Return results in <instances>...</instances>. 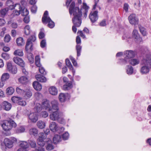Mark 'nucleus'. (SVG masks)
Masks as SVG:
<instances>
[{
	"instance_id": "obj_1",
	"label": "nucleus",
	"mask_w": 151,
	"mask_h": 151,
	"mask_svg": "<svg viewBox=\"0 0 151 151\" xmlns=\"http://www.w3.org/2000/svg\"><path fill=\"white\" fill-rule=\"evenodd\" d=\"M69 12L70 15L73 14L74 16V17L72 19V22L73 24L77 27H79L82 22V12L78 7H75L74 2H72L70 5Z\"/></svg>"
},
{
	"instance_id": "obj_2",
	"label": "nucleus",
	"mask_w": 151,
	"mask_h": 151,
	"mask_svg": "<svg viewBox=\"0 0 151 151\" xmlns=\"http://www.w3.org/2000/svg\"><path fill=\"white\" fill-rule=\"evenodd\" d=\"M142 66L140 71L142 74H146L149 73L150 68L149 66L151 68V55H147L146 58H144L142 60Z\"/></svg>"
},
{
	"instance_id": "obj_3",
	"label": "nucleus",
	"mask_w": 151,
	"mask_h": 151,
	"mask_svg": "<svg viewBox=\"0 0 151 151\" xmlns=\"http://www.w3.org/2000/svg\"><path fill=\"white\" fill-rule=\"evenodd\" d=\"M3 130L5 131L10 130L13 127H15L17 126L16 123L12 120H4L2 123L0 124Z\"/></svg>"
},
{
	"instance_id": "obj_4",
	"label": "nucleus",
	"mask_w": 151,
	"mask_h": 151,
	"mask_svg": "<svg viewBox=\"0 0 151 151\" xmlns=\"http://www.w3.org/2000/svg\"><path fill=\"white\" fill-rule=\"evenodd\" d=\"M47 134L46 130L44 132H41L39 134V138L37 139V142L39 145L43 146L45 145L47 142Z\"/></svg>"
},
{
	"instance_id": "obj_5",
	"label": "nucleus",
	"mask_w": 151,
	"mask_h": 151,
	"mask_svg": "<svg viewBox=\"0 0 151 151\" xmlns=\"http://www.w3.org/2000/svg\"><path fill=\"white\" fill-rule=\"evenodd\" d=\"M17 142V139L14 137H12L9 139L5 138L4 139V143L6 148H11L13 146V143Z\"/></svg>"
},
{
	"instance_id": "obj_6",
	"label": "nucleus",
	"mask_w": 151,
	"mask_h": 151,
	"mask_svg": "<svg viewBox=\"0 0 151 151\" xmlns=\"http://www.w3.org/2000/svg\"><path fill=\"white\" fill-rule=\"evenodd\" d=\"M36 40V38L35 35L31 36L28 39L25 46V50L26 51H28L29 50L31 51L32 50V43L35 41Z\"/></svg>"
},
{
	"instance_id": "obj_7",
	"label": "nucleus",
	"mask_w": 151,
	"mask_h": 151,
	"mask_svg": "<svg viewBox=\"0 0 151 151\" xmlns=\"http://www.w3.org/2000/svg\"><path fill=\"white\" fill-rule=\"evenodd\" d=\"M15 7H17L19 9V11L23 16H27L29 14V12L26 8L24 7H21L19 4H16L15 6Z\"/></svg>"
},
{
	"instance_id": "obj_8",
	"label": "nucleus",
	"mask_w": 151,
	"mask_h": 151,
	"mask_svg": "<svg viewBox=\"0 0 151 151\" xmlns=\"http://www.w3.org/2000/svg\"><path fill=\"white\" fill-rule=\"evenodd\" d=\"M128 19L129 23L132 25H136L138 23V19L136 17L135 14H130L128 17Z\"/></svg>"
},
{
	"instance_id": "obj_9",
	"label": "nucleus",
	"mask_w": 151,
	"mask_h": 151,
	"mask_svg": "<svg viewBox=\"0 0 151 151\" xmlns=\"http://www.w3.org/2000/svg\"><path fill=\"white\" fill-rule=\"evenodd\" d=\"M7 68L8 71L13 74H15L17 72V68L16 66L12 65V63H7Z\"/></svg>"
},
{
	"instance_id": "obj_10",
	"label": "nucleus",
	"mask_w": 151,
	"mask_h": 151,
	"mask_svg": "<svg viewBox=\"0 0 151 151\" xmlns=\"http://www.w3.org/2000/svg\"><path fill=\"white\" fill-rule=\"evenodd\" d=\"M61 115L59 111H53L52 113L50 115V118L52 120L55 121L58 119Z\"/></svg>"
},
{
	"instance_id": "obj_11",
	"label": "nucleus",
	"mask_w": 151,
	"mask_h": 151,
	"mask_svg": "<svg viewBox=\"0 0 151 151\" xmlns=\"http://www.w3.org/2000/svg\"><path fill=\"white\" fill-rule=\"evenodd\" d=\"M98 11H96L93 12H91L90 14L89 17L92 23H94L98 20Z\"/></svg>"
},
{
	"instance_id": "obj_12",
	"label": "nucleus",
	"mask_w": 151,
	"mask_h": 151,
	"mask_svg": "<svg viewBox=\"0 0 151 151\" xmlns=\"http://www.w3.org/2000/svg\"><path fill=\"white\" fill-rule=\"evenodd\" d=\"M29 119L32 122L35 123L38 119L37 114L36 112L30 113L28 116Z\"/></svg>"
},
{
	"instance_id": "obj_13",
	"label": "nucleus",
	"mask_w": 151,
	"mask_h": 151,
	"mask_svg": "<svg viewBox=\"0 0 151 151\" xmlns=\"http://www.w3.org/2000/svg\"><path fill=\"white\" fill-rule=\"evenodd\" d=\"M125 55V58L127 59L134 57L135 56V52L132 50H127L124 52Z\"/></svg>"
},
{
	"instance_id": "obj_14",
	"label": "nucleus",
	"mask_w": 151,
	"mask_h": 151,
	"mask_svg": "<svg viewBox=\"0 0 151 151\" xmlns=\"http://www.w3.org/2000/svg\"><path fill=\"white\" fill-rule=\"evenodd\" d=\"M70 96L68 93H61L59 96V99L60 101L62 102H65L67 99H69Z\"/></svg>"
},
{
	"instance_id": "obj_15",
	"label": "nucleus",
	"mask_w": 151,
	"mask_h": 151,
	"mask_svg": "<svg viewBox=\"0 0 151 151\" xmlns=\"http://www.w3.org/2000/svg\"><path fill=\"white\" fill-rule=\"evenodd\" d=\"M13 61L17 64L22 67L24 66V62L23 60L19 57H14L13 58Z\"/></svg>"
},
{
	"instance_id": "obj_16",
	"label": "nucleus",
	"mask_w": 151,
	"mask_h": 151,
	"mask_svg": "<svg viewBox=\"0 0 151 151\" xmlns=\"http://www.w3.org/2000/svg\"><path fill=\"white\" fill-rule=\"evenodd\" d=\"M52 105L51 110L52 111H59V108L58 106V103L57 101L54 100L51 102Z\"/></svg>"
},
{
	"instance_id": "obj_17",
	"label": "nucleus",
	"mask_w": 151,
	"mask_h": 151,
	"mask_svg": "<svg viewBox=\"0 0 151 151\" xmlns=\"http://www.w3.org/2000/svg\"><path fill=\"white\" fill-rule=\"evenodd\" d=\"M3 108L6 110L9 111L12 107L11 104L8 102L6 101H4L2 103Z\"/></svg>"
},
{
	"instance_id": "obj_18",
	"label": "nucleus",
	"mask_w": 151,
	"mask_h": 151,
	"mask_svg": "<svg viewBox=\"0 0 151 151\" xmlns=\"http://www.w3.org/2000/svg\"><path fill=\"white\" fill-rule=\"evenodd\" d=\"M34 88L37 91H40L42 88V86L41 84L37 81H34L32 84Z\"/></svg>"
},
{
	"instance_id": "obj_19",
	"label": "nucleus",
	"mask_w": 151,
	"mask_h": 151,
	"mask_svg": "<svg viewBox=\"0 0 151 151\" xmlns=\"http://www.w3.org/2000/svg\"><path fill=\"white\" fill-rule=\"evenodd\" d=\"M73 87L72 82L66 83L63 86V89L64 91H67L71 89Z\"/></svg>"
},
{
	"instance_id": "obj_20",
	"label": "nucleus",
	"mask_w": 151,
	"mask_h": 151,
	"mask_svg": "<svg viewBox=\"0 0 151 151\" xmlns=\"http://www.w3.org/2000/svg\"><path fill=\"white\" fill-rule=\"evenodd\" d=\"M58 127L56 123L54 122H52L49 126L50 130L53 132H56Z\"/></svg>"
},
{
	"instance_id": "obj_21",
	"label": "nucleus",
	"mask_w": 151,
	"mask_h": 151,
	"mask_svg": "<svg viewBox=\"0 0 151 151\" xmlns=\"http://www.w3.org/2000/svg\"><path fill=\"white\" fill-rule=\"evenodd\" d=\"M50 93L52 95H56L58 94V90L54 86H52L49 88Z\"/></svg>"
},
{
	"instance_id": "obj_22",
	"label": "nucleus",
	"mask_w": 151,
	"mask_h": 151,
	"mask_svg": "<svg viewBox=\"0 0 151 151\" xmlns=\"http://www.w3.org/2000/svg\"><path fill=\"white\" fill-rule=\"evenodd\" d=\"M35 78L37 81L41 82H45L47 80L46 78L41 75H36Z\"/></svg>"
},
{
	"instance_id": "obj_23",
	"label": "nucleus",
	"mask_w": 151,
	"mask_h": 151,
	"mask_svg": "<svg viewBox=\"0 0 151 151\" xmlns=\"http://www.w3.org/2000/svg\"><path fill=\"white\" fill-rule=\"evenodd\" d=\"M20 146L21 148L27 150L29 147L28 143L25 141H22L20 142Z\"/></svg>"
},
{
	"instance_id": "obj_24",
	"label": "nucleus",
	"mask_w": 151,
	"mask_h": 151,
	"mask_svg": "<svg viewBox=\"0 0 151 151\" xmlns=\"http://www.w3.org/2000/svg\"><path fill=\"white\" fill-rule=\"evenodd\" d=\"M29 132L30 135L36 136L38 134V130L36 128H33L29 129Z\"/></svg>"
},
{
	"instance_id": "obj_25",
	"label": "nucleus",
	"mask_w": 151,
	"mask_h": 151,
	"mask_svg": "<svg viewBox=\"0 0 151 151\" xmlns=\"http://www.w3.org/2000/svg\"><path fill=\"white\" fill-rule=\"evenodd\" d=\"M61 141V138L60 135H55L53 138V142L54 144H57Z\"/></svg>"
},
{
	"instance_id": "obj_26",
	"label": "nucleus",
	"mask_w": 151,
	"mask_h": 151,
	"mask_svg": "<svg viewBox=\"0 0 151 151\" xmlns=\"http://www.w3.org/2000/svg\"><path fill=\"white\" fill-rule=\"evenodd\" d=\"M126 73L129 75H131L133 72V68L132 66L128 65L126 67Z\"/></svg>"
},
{
	"instance_id": "obj_27",
	"label": "nucleus",
	"mask_w": 151,
	"mask_h": 151,
	"mask_svg": "<svg viewBox=\"0 0 151 151\" xmlns=\"http://www.w3.org/2000/svg\"><path fill=\"white\" fill-rule=\"evenodd\" d=\"M139 28L141 33L143 36H146L147 34L146 29L142 26L139 25Z\"/></svg>"
},
{
	"instance_id": "obj_28",
	"label": "nucleus",
	"mask_w": 151,
	"mask_h": 151,
	"mask_svg": "<svg viewBox=\"0 0 151 151\" xmlns=\"http://www.w3.org/2000/svg\"><path fill=\"white\" fill-rule=\"evenodd\" d=\"M132 37L133 38L137 40L138 39L141 40V39L139 37V35L138 34V31L136 29H134L133 31Z\"/></svg>"
},
{
	"instance_id": "obj_29",
	"label": "nucleus",
	"mask_w": 151,
	"mask_h": 151,
	"mask_svg": "<svg viewBox=\"0 0 151 151\" xmlns=\"http://www.w3.org/2000/svg\"><path fill=\"white\" fill-rule=\"evenodd\" d=\"M129 63L133 66L139 64V60L137 59H132L129 61Z\"/></svg>"
},
{
	"instance_id": "obj_30",
	"label": "nucleus",
	"mask_w": 151,
	"mask_h": 151,
	"mask_svg": "<svg viewBox=\"0 0 151 151\" xmlns=\"http://www.w3.org/2000/svg\"><path fill=\"white\" fill-rule=\"evenodd\" d=\"M42 22L44 24L47 23V11L45 12L42 18Z\"/></svg>"
},
{
	"instance_id": "obj_31",
	"label": "nucleus",
	"mask_w": 151,
	"mask_h": 151,
	"mask_svg": "<svg viewBox=\"0 0 151 151\" xmlns=\"http://www.w3.org/2000/svg\"><path fill=\"white\" fill-rule=\"evenodd\" d=\"M16 42L19 46H21L24 44L23 39L22 37L17 38L16 40Z\"/></svg>"
},
{
	"instance_id": "obj_32",
	"label": "nucleus",
	"mask_w": 151,
	"mask_h": 151,
	"mask_svg": "<svg viewBox=\"0 0 151 151\" xmlns=\"http://www.w3.org/2000/svg\"><path fill=\"white\" fill-rule=\"evenodd\" d=\"M55 23L52 21L49 17H48V26L52 28L55 26Z\"/></svg>"
},
{
	"instance_id": "obj_33",
	"label": "nucleus",
	"mask_w": 151,
	"mask_h": 151,
	"mask_svg": "<svg viewBox=\"0 0 151 151\" xmlns=\"http://www.w3.org/2000/svg\"><path fill=\"white\" fill-rule=\"evenodd\" d=\"M41 105L43 109L46 110L47 109V99H43Z\"/></svg>"
},
{
	"instance_id": "obj_34",
	"label": "nucleus",
	"mask_w": 151,
	"mask_h": 151,
	"mask_svg": "<svg viewBox=\"0 0 151 151\" xmlns=\"http://www.w3.org/2000/svg\"><path fill=\"white\" fill-rule=\"evenodd\" d=\"M18 8H18L17 7L15 8L14 9H16L11 14V15H10V17L11 18H13L15 16L19 15L20 14H21L19 11V10L18 11L17 10Z\"/></svg>"
},
{
	"instance_id": "obj_35",
	"label": "nucleus",
	"mask_w": 151,
	"mask_h": 151,
	"mask_svg": "<svg viewBox=\"0 0 151 151\" xmlns=\"http://www.w3.org/2000/svg\"><path fill=\"white\" fill-rule=\"evenodd\" d=\"M9 11L8 8H6L1 9L0 10V14L1 16L2 17H4L6 15Z\"/></svg>"
},
{
	"instance_id": "obj_36",
	"label": "nucleus",
	"mask_w": 151,
	"mask_h": 151,
	"mask_svg": "<svg viewBox=\"0 0 151 151\" xmlns=\"http://www.w3.org/2000/svg\"><path fill=\"white\" fill-rule=\"evenodd\" d=\"M27 81V78L25 76H22L19 79V82L22 84H25Z\"/></svg>"
},
{
	"instance_id": "obj_37",
	"label": "nucleus",
	"mask_w": 151,
	"mask_h": 151,
	"mask_svg": "<svg viewBox=\"0 0 151 151\" xmlns=\"http://www.w3.org/2000/svg\"><path fill=\"white\" fill-rule=\"evenodd\" d=\"M35 64L38 67L41 66V64L40 63V58L39 56H36L35 57Z\"/></svg>"
},
{
	"instance_id": "obj_38",
	"label": "nucleus",
	"mask_w": 151,
	"mask_h": 151,
	"mask_svg": "<svg viewBox=\"0 0 151 151\" xmlns=\"http://www.w3.org/2000/svg\"><path fill=\"white\" fill-rule=\"evenodd\" d=\"M9 78V75L7 73H4L2 76L1 79L2 81H5L8 79Z\"/></svg>"
},
{
	"instance_id": "obj_39",
	"label": "nucleus",
	"mask_w": 151,
	"mask_h": 151,
	"mask_svg": "<svg viewBox=\"0 0 151 151\" xmlns=\"http://www.w3.org/2000/svg\"><path fill=\"white\" fill-rule=\"evenodd\" d=\"M37 125L38 128L41 129L44 128L45 126V123L42 121L38 122L37 123Z\"/></svg>"
},
{
	"instance_id": "obj_40",
	"label": "nucleus",
	"mask_w": 151,
	"mask_h": 151,
	"mask_svg": "<svg viewBox=\"0 0 151 151\" xmlns=\"http://www.w3.org/2000/svg\"><path fill=\"white\" fill-rule=\"evenodd\" d=\"M76 49L77 52V56L79 57L81 55L82 47L79 45H77L76 46Z\"/></svg>"
},
{
	"instance_id": "obj_41",
	"label": "nucleus",
	"mask_w": 151,
	"mask_h": 151,
	"mask_svg": "<svg viewBox=\"0 0 151 151\" xmlns=\"http://www.w3.org/2000/svg\"><path fill=\"white\" fill-rule=\"evenodd\" d=\"M14 54L15 55H17L20 56H22L23 55V53L22 50H17L14 51Z\"/></svg>"
},
{
	"instance_id": "obj_42",
	"label": "nucleus",
	"mask_w": 151,
	"mask_h": 151,
	"mask_svg": "<svg viewBox=\"0 0 151 151\" xmlns=\"http://www.w3.org/2000/svg\"><path fill=\"white\" fill-rule=\"evenodd\" d=\"M28 60L31 63H33L34 62V58L33 55L31 53H29L27 55Z\"/></svg>"
},
{
	"instance_id": "obj_43",
	"label": "nucleus",
	"mask_w": 151,
	"mask_h": 151,
	"mask_svg": "<svg viewBox=\"0 0 151 151\" xmlns=\"http://www.w3.org/2000/svg\"><path fill=\"white\" fill-rule=\"evenodd\" d=\"M42 109L41 105L39 103L37 104L35 107V109L38 112H40Z\"/></svg>"
},
{
	"instance_id": "obj_44",
	"label": "nucleus",
	"mask_w": 151,
	"mask_h": 151,
	"mask_svg": "<svg viewBox=\"0 0 151 151\" xmlns=\"http://www.w3.org/2000/svg\"><path fill=\"white\" fill-rule=\"evenodd\" d=\"M30 32V27L29 26L27 25L24 28V33L26 35L29 34Z\"/></svg>"
},
{
	"instance_id": "obj_45",
	"label": "nucleus",
	"mask_w": 151,
	"mask_h": 151,
	"mask_svg": "<svg viewBox=\"0 0 151 151\" xmlns=\"http://www.w3.org/2000/svg\"><path fill=\"white\" fill-rule=\"evenodd\" d=\"M6 93L9 95H12L14 92V89L12 87L7 88L6 90Z\"/></svg>"
},
{
	"instance_id": "obj_46",
	"label": "nucleus",
	"mask_w": 151,
	"mask_h": 151,
	"mask_svg": "<svg viewBox=\"0 0 151 151\" xmlns=\"http://www.w3.org/2000/svg\"><path fill=\"white\" fill-rule=\"evenodd\" d=\"M25 92L26 96L28 98L30 97L32 95V93L31 92L29 89H26L25 91Z\"/></svg>"
},
{
	"instance_id": "obj_47",
	"label": "nucleus",
	"mask_w": 151,
	"mask_h": 151,
	"mask_svg": "<svg viewBox=\"0 0 151 151\" xmlns=\"http://www.w3.org/2000/svg\"><path fill=\"white\" fill-rule=\"evenodd\" d=\"M17 92L19 94H23L25 93V91L19 87H17L16 88Z\"/></svg>"
},
{
	"instance_id": "obj_48",
	"label": "nucleus",
	"mask_w": 151,
	"mask_h": 151,
	"mask_svg": "<svg viewBox=\"0 0 151 151\" xmlns=\"http://www.w3.org/2000/svg\"><path fill=\"white\" fill-rule=\"evenodd\" d=\"M28 143L32 148H35L36 145V142L35 141L32 140H29Z\"/></svg>"
},
{
	"instance_id": "obj_49",
	"label": "nucleus",
	"mask_w": 151,
	"mask_h": 151,
	"mask_svg": "<svg viewBox=\"0 0 151 151\" xmlns=\"http://www.w3.org/2000/svg\"><path fill=\"white\" fill-rule=\"evenodd\" d=\"M6 3L8 6H9L10 8L11 9H15V6H14L13 5H12L11 6V4H12V1L11 0H7L6 2Z\"/></svg>"
},
{
	"instance_id": "obj_50",
	"label": "nucleus",
	"mask_w": 151,
	"mask_h": 151,
	"mask_svg": "<svg viewBox=\"0 0 151 151\" xmlns=\"http://www.w3.org/2000/svg\"><path fill=\"white\" fill-rule=\"evenodd\" d=\"M25 130L24 127L23 126H22L18 128L16 130V132L17 133H22L25 131Z\"/></svg>"
},
{
	"instance_id": "obj_51",
	"label": "nucleus",
	"mask_w": 151,
	"mask_h": 151,
	"mask_svg": "<svg viewBox=\"0 0 151 151\" xmlns=\"http://www.w3.org/2000/svg\"><path fill=\"white\" fill-rule=\"evenodd\" d=\"M18 104L19 105L23 106H24L26 104V101H25L23 100L21 98H20Z\"/></svg>"
},
{
	"instance_id": "obj_52",
	"label": "nucleus",
	"mask_w": 151,
	"mask_h": 151,
	"mask_svg": "<svg viewBox=\"0 0 151 151\" xmlns=\"http://www.w3.org/2000/svg\"><path fill=\"white\" fill-rule=\"evenodd\" d=\"M20 97L17 96H13L11 98V100L14 103H17L19 101Z\"/></svg>"
},
{
	"instance_id": "obj_53",
	"label": "nucleus",
	"mask_w": 151,
	"mask_h": 151,
	"mask_svg": "<svg viewBox=\"0 0 151 151\" xmlns=\"http://www.w3.org/2000/svg\"><path fill=\"white\" fill-rule=\"evenodd\" d=\"M126 59V58L120 59V61H119V63L121 65L126 64L128 62V61H127Z\"/></svg>"
},
{
	"instance_id": "obj_54",
	"label": "nucleus",
	"mask_w": 151,
	"mask_h": 151,
	"mask_svg": "<svg viewBox=\"0 0 151 151\" xmlns=\"http://www.w3.org/2000/svg\"><path fill=\"white\" fill-rule=\"evenodd\" d=\"M69 134L68 132H65L62 135V138L63 140H66L68 139L69 137Z\"/></svg>"
},
{
	"instance_id": "obj_55",
	"label": "nucleus",
	"mask_w": 151,
	"mask_h": 151,
	"mask_svg": "<svg viewBox=\"0 0 151 151\" xmlns=\"http://www.w3.org/2000/svg\"><path fill=\"white\" fill-rule=\"evenodd\" d=\"M2 57L5 60H8L9 58V55L6 53H3L2 54Z\"/></svg>"
},
{
	"instance_id": "obj_56",
	"label": "nucleus",
	"mask_w": 151,
	"mask_h": 151,
	"mask_svg": "<svg viewBox=\"0 0 151 151\" xmlns=\"http://www.w3.org/2000/svg\"><path fill=\"white\" fill-rule=\"evenodd\" d=\"M10 40L11 37L9 35H6L4 37V40L5 42H8L10 41Z\"/></svg>"
},
{
	"instance_id": "obj_57",
	"label": "nucleus",
	"mask_w": 151,
	"mask_h": 151,
	"mask_svg": "<svg viewBox=\"0 0 151 151\" xmlns=\"http://www.w3.org/2000/svg\"><path fill=\"white\" fill-rule=\"evenodd\" d=\"M43 29H42L41 31L40 32L39 34V37L40 39H42L45 36V34L42 31Z\"/></svg>"
},
{
	"instance_id": "obj_58",
	"label": "nucleus",
	"mask_w": 151,
	"mask_h": 151,
	"mask_svg": "<svg viewBox=\"0 0 151 151\" xmlns=\"http://www.w3.org/2000/svg\"><path fill=\"white\" fill-rule=\"evenodd\" d=\"M65 129L63 127H58L56 132L58 133L59 134H61L62 132Z\"/></svg>"
},
{
	"instance_id": "obj_59",
	"label": "nucleus",
	"mask_w": 151,
	"mask_h": 151,
	"mask_svg": "<svg viewBox=\"0 0 151 151\" xmlns=\"http://www.w3.org/2000/svg\"><path fill=\"white\" fill-rule=\"evenodd\" d=\"M39 67V72L41 74L43 75L46 74V72L45 71L43 67H41V66Z\"/></svg>"
},
{
	"instance_id": "obj_60",
	"label": "nucleus",
	"mask_w": 151,
	"mask_h": 151,
	"mask_svg": "<svg viewBox=\"0 0 151 151\" xmlns=\"http://www.w3.org/2000/svg\"><path fill=\"white\" fill-rule=\"evenodd\" d=\"M70 59L71 60L74 66H77V64L76 61L75 60V59L72 56H70Z\"/></svg>"
},
{
	"instance_id": "obj_61",
	"label": "nucleus",
	"mask_w": 151,
	"mask_h": 151,
	"mask_svg": "<svg viewBox=\"0 0 151 151\" xmlns=\"http://www.w3.org/2000/svg\"><path fill=\"white\" fill-rule=\"evenodd\" d=\"M37 9V7L36 6H33L31 8V11L33 13H35L36 12Z\"/></svg>"
},
{
	"instance_id": "obj_62",
	"label": "nucleus",
	"mask_w": 151,
	"mask_h": 151,
	"mask_svg": "<svg viewBox=\"0 0 151 151\" xmlns=\"http://www.w3.org/2000/svg\"><path fill=\"white\" fill-rule=\"evenodd\" d=\"M61 115L59 117V118L57 120H58V122L61 124H63L65 123V121L64 119L61 117Z\"/></svg>"
},
{
	"instance_id": "obj_63",
	"label": "nucleus",
	"mask_w": 151,
	"mask_h": 151,
	"mask_svg": "<svg viewBox=\"0 0 151 151\" xmlns=\"http://www.w3.org/2000/svg\"><path fill=\"white\" fill-rule=\"evenodd\" d=\"M129 7V5L127 3H125L124 4L123 8L126 12H128Z\"/></svg>"
},
{
	"instance_id": "obj_64",
	"label": "nucleus",
	"mask_w": 151,
	"mask_h": 151,
	"mask_svg": "<svg viewBox=\"0 0 151 151\" xmlns=\"http://www.w3.org/2000/svg\"><path fill=\"white\" fill-rule=\"evenodd\" d=\"M46 45V42L45 40H42L40 43V46L42 48L44 47Z\"/></svg>"
}]
</instances>
